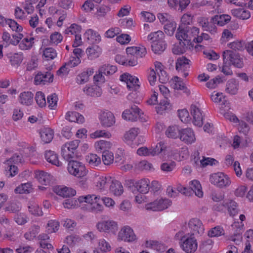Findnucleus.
<instances>
[{"mask_svg": "<svg viewBox=\"0 0 253 253\" xmlns=\"http://www.w3.org/2000/svg\"><path fill=\"white\" fill-rule=\"evenodd\" d=\"M175 237L179 240L180 246L186 253H194L197 250L198 243L196 239L192 235H189L187 230L179 231Z\"/></svg>", "mask_w": 253, "mask_h": 253, "instance_id": "f257e3e1", "label": "nucleus"}, {"mask_svg": "<svg viewBox=\"0 0 253 253\" xmlns=\"http://www.w3.org/2000/svg\"><path fill=\"white\" fill-rule=\"evenodd\" d=\"M222 56L224 64L232 65L239 68L243 66L242 59L236 51L226 50L223 52Z\"/></svg>", "mask_w": 253, "mask_h": 253, "instance_id": "f03ea898", "label": "nucleus"}, {"mask_svg": "<svg viewBox=\"0 0 253 253\" xmlns=\"http://www.w3.org/2000/svg\"><path fill=\"white\" fill-rule=\"evenodd\" d=\"M68 161V170L70 174L78 177H82L86 175L87 170L83 163L71 159Z\"/></svg>", "mask_w": 253, "mask_h": 253, "instance_id": "7ed1b4c3", "label": "nucleus"}, {"mask_svg": "<svg viewBox=\"0 0 253 253\" xmlns=\"http://www.w3.org/2000/svg\"><path fill=\"white\" fill-rule=\"evenodd\" d=\"M210 181L219 188L229 186L231 184V180L229 176L223 172H217L211 175Z\"/></svg>", "mask_w": 253, "mask_h": 253, "instance_id": "20e7f679", "label": "nucleus"}, {"mask_svg": "<svg viewBox=\"0 0 253 253\" xmlns=\"http://www.w3.org/2000/svg\"><path fill=\"white\" fill-rule=\"evenodd\" d=\"M117 70V68L115 66L103 65L99 68L98 74L94 76V81L100 84L104 83L106 80L103 75H111L115 73Z\"/></svg>", "mask_w": 253, "mask_h": 253, "instance_id": "39448f33", "label": "nucleus"}, {"mask_svg": "<svg viewBox=\"0 0 253 253\" xmlns=\"http://www.w3.org/2000/svg\"><path fill=\"white\" fill-rule=\"evenodd\" d=\"M188 29L189 26L180 25L176 34V38L179 41L180 44L186 47L191 43V39L189 35Z\"/></svg>", "mask_w": 253, "mask_h": 253, "instance_id": "423d86ee", "label": "nucleus"}, {"mask_svg": "<svg viewBox=\"0 0 253 253\" xmlns=\"http://www.w3.org/2000/svg\"><path fill=\"white\" fill-rule=\"evenodd\" d=\"M96 228L100 232L115 234L118 230L117 222L113 220H103L96 224Z\"/></svg>", "mask_w": 253, "mask_h": 253, "instance_id": "0eeeda50", "label": "nucleus"}, {"mask_svg": "<svg viewBox=\"0 0 253 253\" xmlns=\"http://www.w3.org/2000/svg\"><path fill=\"white\" fill-rule=\"evenodd\" d=\"M171 205V201L166 198L157 199L146 205L147 210L153 211H162L168 208Z\"/></svg>", "mask_w": 253, "mask_h": 253, "instance_id": "6e6552de", "label": "nucleus"}, {"mask_svg": "<svg viewBox=\"0 0 253 253\" xmlns=\"http://www.w3.org/2000/svg\"><path fill=\"white\" fill-rule=\"evenodd\" d=\"M78 200L80 203L84 202L92 205L91 208L97 211H101L102 209V206L100 203L101 198L99 196L92 194L80 196L78 198Z\"/></svg>", "mask_w": 253, "mask_h": 253, "instance_id": "1a4fd4ad", "label": "nucleus"}, {"mask_svg": "<svg viewBox=\"0 0 253 253\" xmlns=\"http://www.w3.org/2000/svg\"><path fill=\"white\" fill-rule=\"evenodd\" d=\"M118 241L132 242L136 239V236L133 230L128 226H124L119 232L117 237Z\"/></svg>", "mask_w": 253, "mask_h": 253, "instance_id": "9d476101", "label": "nucleus"}, {"mask_svg": "<svg viewBox=\"0 0 253 253\" xmlns=\"http://www.w3.org/2000/svg\"><path fill=\"white\" fill-rule=\"evenodd\" d=\"M188 227L190 229L189 235L192 236L202 235L204 232V228L201 221L197 218L191 219L188 222Z\"/></svg>", "mask_w": 253, "mask_h": 253, "instance_id": "9b49d317", "label": "nucleus"}, {"mask_svg": "<svg viewBox=\"0 0 253 253\" xmlns=\"http://www.w3.org/2000/svg\"><path fill=\"white\" fill-rule=\"evenodd\" d=\"M140 116V110L134 104L131 106L129 109L125 110L122 114V117L124 119L132 122L137 121L138 118Z\"/></svg>", "mask_w": 253, "mask_h": 253, "instance_id": "f8f14e48", "label": "nucleus"}, {"mask_svg": "<svg viewBox=\"0 0 253 253\" xmlns=\"http://www.w3.org/2000/svg\"><path fill=\"white\" fill-rule=\"evenodd\" d=\"M53 74L49 72L45 73L39 72L35 77L34 82L36 85L45 84L53 82Z\"/></svg>", "mask_w": 253, "mask_h": 253, "instance_id": "ddd939ff", "label": "nucleus"}, {"mask_svg": "<svg viewBox=\"0 0 253 253\" xmlns=\"http://www.w3.org/2000/svg\"><path fill=\"white\" fill-rule=\"evenodd\" d=\"M180 139L186 144H191L195 142L196 138L193 131L190 128L181 129Z\"/></svg>", "mask_w": 253, "mask_h": 253, "instance_id": "4468645a", "label": "nucleus"}, {"mask_svg": "<svg viewBox=\"0 0 253 253\" xmlns=\"http://www.w3.org/2000/svg\"><path fill=\"white\" fill-rule=\"evenodd\" d=\"M120 80L124 82L126 84L127 87L129 89H135L139 86L137 84L138 79L135 77H133L127 73H125L120 76Z\"/></svg>", "mask_w": 253, "mask_h": 253, "instance_id": "2eb2a0df", "label": "nucleus"}, {"mask_svg": "<svg viewBox=\"0 0 253 253\" xmlns=\"http://www.w3.org/2000/svg\"><path fill=\"white\" fill-rule=\"evenodd\" d=\"M100 120L101 125L104 127H110L115 123L113 114L109 111L102 112L100 115Z\"/></svg>", "mask_w": 253, "mask_h": 253, "instance_id": "dca6fc26", "label": "nucleus"}, {"mask_svg": "<svg viewBox=\"0 0 253 253\" xmlns=\"http://www.w3.org/2000/svg\"><path fill=\"white\" fill-rule=\"evenodd\" d=\"M190 108L194 125L199 127L201 126L203 124V117L201 110L195 105H191Z\"/></svg>", "mask_w": 253, "mask_h": 253, "instance_id": "f3484780", "label": "nucleus"}, {"mask_svg": "<svg viewBox=\"0 0 253 253\" xmlns=\"http://www.w3.org/2000/svg\"><path fill=\"white\" fill-rule=\"evenodd\" d=\"M40 133L41 139L44 143L50 142L53 138L54 131L49 127L41 129Z\"/></svg>", "mask_w": 253, "mask_h": 253, "instance_id": "a211bd4d", "label": "nucleus"}, {"mask_svg": "<svg viewBox=\"0 0 253 253\" xmlns=\"http://www.w3.org/2000/svg\"><path fill=\"white\" fill-rule=\"evenodd\" d=\"M54 192L58 195L63 197H70L76 194V191L73 188L67 187H58L54 189Z\"/></svg>", "mask_w": 253, "mask_h": 253, "instance_id": "6ab92c4d", "label": "nucleus"}, {"mask_svg": "<svg viewBox=\"0 0 253 253\" xmlns=\"http://www.w3.org/2000/svg\"><path fill=\"white\" fill-rule=\"evenodd\" d=\"M34 94L31 91H24L19 96V102L26 106L32 104L33 101Z\"/></svg>", "mask_w": 253, "mask_h": 253, "instance_id": "aec40b11", "label": "nucleus"}, {"mask_svg": "<svg viewBox=\"0 0 253 253\" xmlns=\"http://www.w3.org/2000/svg\"><path fill=\"white\" fill-rule=\"evenodd\" d=\"M84 37L91 43H98L101 41V36L92 29L87 30L84 33Z\"/></svg>", "mask_w": 253, "mask_h": 253, "instance_id": "412c9836", "label": "nucleus"}, {"mask_svg": "<svg viewBox=\"0 0 253 253\" xmlns=\"http://www.w3.org/2000/svg\"><path fill=\"white\" fill-rule=\"evenodd\" d=\"M65 119L71 122H77L82 124L84 122L83 116L76 112H68L65 116Z\"/></svg>", "mask_w": 253, "mask_h": 253, "instance_id": "4be33fe9", "label": "nucleus"}, {"mask_svg": "<svg viewBox=\"0 0 253 253\" xmlns=\"http://www.w3.org/2000/svg\"><path fill=\"white\" fill-rule=\"evenodd\" d=\"M68 146L67 144H64L61 148L62 156L66 161H69L77 156L76 152Z\"/></svg>", "mask_w": 253, "mask_h": 253, "instance_id": "5701e85b", "label": "nucleus"}, {"mask_svg": "<svg viewBox=\"0 0 253 253\" xmlns=\"http://www.w3.org/2000/svg\"><path fill=\"white\" fill-rule=\"evenodd\" d=\"M231 20V16L227 14L216 15L211 18V21L216 24L222 26L228 23Z\"/></svg>", "mask_w": 253, "mask_h": 253, "instance_id": "b1692460", "label": "nucleus"}, {"mask_svg": "<svg viewBox=\"0 0 253 253\" xmlns=\"http://www.w3.org/2000/svg\"><path fill=\"white\" fill-rule=\"evenodd\" d=\"M44 155L45 159L49 163L58 167H60L62 165V163L58 160L57 154L54 151L51 150L46 151Z\"/></svg>", "mask_w": 253, "mask_h": 253, "instance_id": "393cba45", "label": "nucleus"}, {"mask_svg": "<svg viewBox=\"0 0 253 253\" xmlns=\"http://www.w3.org/2000/svg\"><path fill=\"white\" fill-rule=\"evenodd\" d=\"M84 92L88 96L91 97H99L101 96L102 92L100 87L97 85L87 86L84 88Z\"/></svg>", "mask_w": 253, "mask_h": 253, "instance_id": "a878e982", "label": "nucleus"}, {"mask_svg": "<svg viewBox=\"0 0 253 253\" xmlns=\"http://www.w3.org/2000/svg\"><path fill=\"white\" fill-rule=\"evenodd\" d=\"M135 186L140 193L146 194L150 189L149 180L147 179H141L135 183Z\"/></svg>", "mask_w": 253, "mask_h": 253, "instance_id": "bb28decb", "label": "nucleus"}, {"mask_svg": "<svg viewBox=\"0 0 253 253\" xmlns=\"http://www.w3.org/2000/svg\"><path fill=\"white\" fill-rule=\"evenodd\" d=\"M189 62L190 61L184 56L178 58L176 63V70L179 72L186 71L190 67Z\"/></svg>", "mask_w": 253, "mask_h": 253, "instance_id": "cd10ccee", "label": "nucleus"}, {"mask_svg": "<svg viewBox=\"0 0 253 253\" xmlns=\"http://www.w3.org/2000/svg\"><path fill=\"white\" fill-rule=\"evenodd\" d=\"M225 205L227 207L228 212L230 216H234L238 213L239 211L238 205L235 201L229 200L225 203Z\"/></svg>", "mask_w": 253, "mask_h": 253, "instance_id": "c85d7f7f", "label": "nucleus"}, {"mask_svg": "<svg viewBox=\"0 0 253 253\" xmlns=\"http://www.w3.org/2000/svg\"><path fill=\"white\" fill-rule=\"evenodd\" d=\"M115 59L117 62H119L120 64L126 66H134L137 64V60L134 57L133 58H129L127 59L125 58L121 55H117Z\"/></svg>", "mask_w": 253, "mask_h": 253, "instance_id": "c756f323", "label": "nucleus"}, {"mask_svg": "<svg viewBox=\"0 0 253 253\" xmlns=\"http://www.w3.org/2000/svg\"><path fill=\"white\" fill-rule=\"evenodd\" d=\"M238 89V83L235 79H231L227 82L225 89L226 92L232 95H235L237 93Z\"/></svg>", "mask_w": 253, "mask_h": 253, "instance_id": "7c9ffc66", "label": "nucleus"}, {"mask_svg": "<svg viewBox=\"0 0 253 253\" xmlns=\"http://www.w3.org/2000/svg\"><path fill=\"white\" fill-rule=\"evenodd\" d=\"M232 14L238 18L243 20L249 19L250 16V12L244 8H239L231 10Z\"/></svg>", "mask_w": 253, "mask_h": 253, "instance_id": "2f4dec72", "label": "nucleus"}, {"mask_svg": "<svg viewBox=\"0 0 253 253\" xmlns=\"http://www.w3.org/2000/svg\"><path fill=\"white\" fill-rule=\"evenodd\" d=\"M111 184L110 186L111 192L116 196H120L123 192L124 189L121 182L115 180L111 181Z\"/></svg>", "mask_w": 253, "mask_h": 253, "instance_id": "473e14b6", "label": "nucleus"}, {"mask_svg": "<svg viewBox=\"0 0 253 253\" xmlns=\"http://www.w3.org/2000/svg\"><path fill=\"white\" fill-rule=\"evenodd\" d=\"M190 190L195 193V195L198 197H202L203 196L201 185L199 181L194 180L190 182Z\"/></svg>", "mask_w": 253, "mask_h": 253, "instance_id": "72a5a7b5", "label": "nucleus"}, {"mask_svg": "<svg viewBox=\"0 0 253 253\" xmlns=\"http://www.w3.org/2000/svg\"><path fill=\"white\" fill-rule=\"evenodd\" d=\"M167 45L165 41L157 42H152L151 48L155 53L160 54L165 50Z\"/></svg>", "mask_w": 253, "mask_h": 253, "instance_id": "f704fd0d", "label": "nucleus"}, {"mask_svg": "<svg viewBox=\"0 0 253 253\" xmlns=\"http://www.w3.org/2000/svg\"><path fill=\"white\" fill-rule=\"evenodd\" d=\"M181 129L177 126H169L166 131V135L169 138L179 137Z\"/></svg>", "mask_w": 253, "mask_h": 253, "instance_id": "c9c22d12", "label": "nucleus"}, {"mask_svg": "<svg viewBox=\"0 0 253 253\" xmlns=\"http://www.w3.org/2000/svg\"><path fill=\"white\" fill-rule=\"evenodd\" d=\"M36 176L39 182L43 185H47L50 181V175L43 171H38Z\"/></svg>", "mask_w": 253, "mask_h": 253, "instance_id": "e433bc0d", "label": "nucleus"}, {"mask_svg": "<svg viewBox=\"0 0 253 253\" xmlns=\"http://www.w3.org/2000/svg\"><path fill=\"white\" fill-rule=\"evenodd\" d=\"M21 206L20 202L12 201L9 202L5 208V211L11 213H16L21 210Z\"/></svg>", "mask_w": 253, "mask_h": 253, "instance_id": "4c0bfd02", "label": "nucleus"}, {"mask_svg": "<svg viewBox=\"0 0 253 253\" xmlns=\"http://www.w3.org/2000/svg\"><path fill=\"white\" fill-rule=\"evenodd\" d=\"M165 34L161 31L151 33L147 37L148 41H151L152 42L164 41Z\"/></svg>", "mask_w": 253, "mask_h": 253, "instance_id": "58836bf2", "label": "nucleus"}, {"mask_svg": "<svg viewBox=\"0 0 253 253\" xmlns=\"http://www.w3.org/2000/svg\"><path fill=\"white\" fill-rule=\"evenodd\" d=\"M138 133L139 129L138 128H131L124 134V137L125 140L126 142L132 141L137 136Z\"/></svg>", "mask_w": 253, "mask_h": 253, "instance_id": "ea45409f", "label": "nucleus"}, {"mask_svg": "<svg viewBox=\"0 0 253 253\" xmlns=\"http://www.w3.org/2000/svg\"><path fill=\"white\" fill-rule=\"evenodd\" d=\"M9 59L12 66L18 67L23 61V54L21 52L14 53L9 57Z\"/></svg>", "mask_w": 253, "mask_h": 253, "instance_id": "a19ab883", "label": "nucleus"}, {"mask_svg": "<svg viewBox=\"0 0 253 253\" xmlns=\"http://www.w3.org/2000/svg\"><path fill=\"white\" fill-rule=\"evenodd\" d=\"M34 38H24L19 44V48L21 50H28L30 49L34 43Z\"/></svg>", "mask_w": 253, "mask_h": 253, "instance_id": "79ce46f5", "label": "nucleus"}, {"mask_svg": "<svg viewBox=\"0 0 253 253\" xmlns=\"http://www.w3.org/2000/svg\"><path fill=\"white\" fill-rule=\"evenodd\" d=\"M114 159L113 154L111 152L108 150H105L102 152V159L105 165H109L112 164Z\"/></svg>", "mask_w": 253, "mask_h": 253, "instance_id": "37998d69", "label": "nucleus"}, {"mask_svg": "<svg viewBox=\"0 0 253 253\" xmlns=\"http://www.w3.org/2000/svg\"><path fill=\"white\" fill-rule=\"evenodd\" d=\"M86 160L92 166H97L101 163V159L96 154H90L86 156Z\"/></svg>", "mask_w": 253, "mask_h": 253, "instance_id": "c03bdc74", "label": "nucleus"}, {"mask_svg": "<svg viewBox=\"0 0 253 253\" xmlns=\"http://www.w3.org/2000/svg\"><path fill=\"white\" fill-rule=\"evenodd\" d=\"M111 181L110 177H107L106 176L98 177L96 182V186L100 189H104L111 183Z\"/></svg>", "mask_w": 253, "mask_h": 253, "instance_id": "a18cd8bd", "label": "nucleus"}, {"mask_svg": "<svg viewBox=\"0 0 253 253\" xmlns=\"http://www.w3.org/2000/svg\"><path fill=\"white\" fill-rule=\"evenodd\" d=\"M170 107V104L168 102L167 99L165 98L161 101L159 104L156 107V110L158 114H163L164 112Z\"/></svg>", "mask_w": 253, "mask_h": 253, "instance_id": "49530a36", "label": "nucleus"}, {"mask_svg": "<svg viewBox=\"0 0 253 253\" xmlns=\"http://www.w3.org/2000/svg\"><path fill=\"white\" fill-rule=\"evenodd\" d=\"M111 146V143L105 140H101L95 143V147L97 151L107 150Z\"/></svg>", "mask_w": 253, "mask_h": 253, "instance_id": "de8ad7c7", "label": "nucleus"}, {"mask_svg": "<svg viewBox=\"0 0 253 253\" xmlns=\"http://www.w3.org/2000/svg\"><path fill=\"white\" fill-rule=\"evenodd\" d=\"M224 234V230L222 227L217 226L211 228L208 233V236L210 237H218Z\"/></svg>", "mask_w": 253, "mask_h": 253, "instance_id": "09e8293b", "label": "nucleus"}, {"mask_svg": "<svg viewBox=\"0 0 253 253\" xmlns=\"http://www.w3.org/2000/svg\"><path fill=\"white\" fill-rule=\"evenodd\" d=\"M6 175L8 177H12L16 175L18 172L17 167L14 165H4Z\"/></svg>", "mask_w": 253, "mask_h": 253, "instance_id": "8fccbe9b", "label": "nucleus"}, {"mask_svg": "<svg viewBox=\"0 0 253 253\" xmlns=\"http://www.w3.org/2000/svg\"><path fill=\"white\" fill-rule=\"evenodd\" d=\"M32 189L31 185L30 183L21 184V185L16 187L14 191L16 193L23 194L29 193Z\"/></svg>", "mask_w": 253, "mask_h": 253, "instance_id": "3c124183", "label": "nucleus"}, {"mask_svg": "<svg viewBox=\"0 0 253 253\" xmlns=\"http://www.w3.org/2000/svg\"><path fill=\"white\" fill-rule=\"evenodd\" d=\"M100 52V48L97 46H93L86 49V53L91 59L98 57Z\"/></svg>", "mask_w": 253, "mask_h": 253, "instance_id": "603ef678", "label": "nucleus"}, {"mask_svg": "<svg viewBox=\"0 0 253 253\" xmlns=\"http://www.w3.org/2000/svg\"><path fill=\"white\" fill-rule=\"evenodd\" d=\"M211 100L215 103H221V104H225L226 101L225 96L222 93L214 92L211 95Z\"/></svg>", "mask_w": 253, "mask_h": 253, "instance_id": "864d4df0", "label": "nucleus"}, {"mask_svg": "<svg viewBox=\"0 0 253 253\" xmlns=\"http://www.w3.org/2000/svg\"><path fill=\"white\" fill-rule=\"evenodd\" d=\"M243 232V229L240 226H239L237 227L236 231L234 233L233 235L230 237L229 239L236 242V244H237V243L240 242L242 239V234Z\"/></svg>", "mask_w": 253, "mask_h": 253, "instance_id": "5fc2aeb1", "label": "nucleus"}, {"mask_svg": "<svg viewBox=\"0 0 253 253\" xmlns=\"http://www.w3.org/2000/svg\"><path fill=\"white\" fill-rule=\"evenodd\" d=\"M165 148L166 147L165 146L164 143L163 142H160L154 147H152L150 148V150H151V156H154L155 155H158L164 150H165Z\"/></svg>", "mask_w": 253, "mask_h": 253, "instance_id": "6e6d98bb", "label": "nucleus"}, {"mask_svg": "<svg viewBox=\"0 0 253 253\" xmlns=\"http://www.w3.org/2000/svg\"><path fill=\"white\" fill-rule=\"evenodd\" d=\"M28 209L29 212L33 215L42 216L43 214L42 211L39 206L36 203H33L29 205L28 206Z\"/></svg>", "mask_w": 253, "mask_h": 253, "instance_id": "4d7b16f0", "label": "nucleus"}, {"mask_svg": "<svg viewBox=\"0 0 253 253\" xmlns=\"http://www.w3.org/2000/svg\"><path fill=\"white\" fill-rule=\"evenodd\" d=\"M35 100L37 103L41 107L45 106L46 105V100L45 95L41 91L37 92L35 96Z\"/></svg>", "mask_w": 253, "mask_h": 253, "instance_id": "13d9d810", "label": "nucleus"}, {"mask_svg": "<svg viewBox=\"0 0 253 253\" xmlns=\"http://www.w3.org/2000/svg\"><path fill=\"white\" fill-rule=\"evenodd\" d=\"M59 222L56 220H50L47 223V232L48 233L55 232L59 229Z\"/></svg>", "mask_w": 253, "mask_h": 253, "instance_id": "bf43d9fd", "label": "nucleus"}, {"mask_svg": "<svg viewBox=\"0 0 253 253\" xmlns=\"http://www.w3.org/2000/svg\"><path fill=\"white\" fill-rule=\"evenodd\" d=\"M178 116L181 122L187 123L190 120L189 114L186 109H182L178 111Z\"/></svg>", "mask_w": 253, "mask_h": 253, "instance_id": "052dcab7", "label": "nucleus"}, {"mask_svg": "<svg viewBox=\"0 0 253 253\" xmlns=\"http://www.w3.org/2000/svg\"><path fill=\"white\" fill-rule=\"evenodd\" d=\"M43 55L48 59H53L57 56V52L56 50L52 47L46 48L43 50Z\"/></svg>", "mask_w": 253, "mask_h": 253, "instance_id": "680f3d73", "label": "nucleus"}, {"mask_svg": "<svg viewBox=\"0 0 253 253\" xmlns=\"http://www.w3.org/2000/svg\"><path fill=\"white\" fill-rule=\"evenodd\" d=\"M57 95L56 93H53L48 96L47 98V102L49 107L52 109H54L57 106Z\"/></svg>", "mask_w": 253, "mask_h": 253, "instance_id": "e2e57ef3", "label": "nucleus"}, {"mask_svg": "<svg viewBox=\"0 0 253 253\" xmlns=\"http://www.w3.org/2000/svg\"><path fill=\"white\" fill-rule=\"evenodd\" d=\"M174 89L183 90V92L189 95L190 93V90L185 86L182 82L178 83H173L172 84Z\"/></svg>", "mask_w": 253, "mask_h": 253, "instance_id": "0e129e2a", "label": "nucleus"}, {"mask_svg": "<svg viewBox=\"0 0 253 253\" xmlns=\"http://www.w3.org/2000/svg\"><path fill=\"white\" fill-rule=\"evenodd\" d=\"M6 24L8 25L9 27L12 30V31L18 32L22 30V26L18 24L16 22L12 19H7L6 21Z\"/></svg>", "mask_w": 253, "mask_h": 253, "instance_id": "69168bd1", "label": "nucleus"}, {"mask_svg": "<svg viewBox=\"0 0 253 253\" xmlns=\"http://www.w3.org/2000/svg\"><path fill=\"white\" fill-rule=\"evenodd\" d=\"M63 40V37L61 34L57 32H55L52 34L50 37V42L53 44L57 45Z\"/></svg>", "mask_w": 253, "mask_h": 253, "instance_id": "338daca9", "label": "nucleus"}, {"mask_svg": "<svg viewBox=\"0 0 253 253\" xmlns=\"http://www.w3.org/2000/svg\"><path fill=\"white\" fill-rule=\"evenodd\" d=\"M175 28L176 23L174 22H170V21L165 24L164 26L165 32L169 35H171L173 34Z\"/></svg>", "mask_w": 253, "mask_h": 253, "instance_id": "774afa93", "label": "nucleus"}]
</instances>
